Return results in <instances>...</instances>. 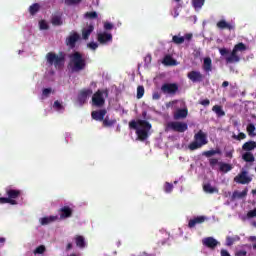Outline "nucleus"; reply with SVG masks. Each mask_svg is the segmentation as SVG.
Returning <instances> with one entry per match:
<instances>
[{"mask_svg":"<svg viewBox=\"0 0 256 256\" xmlns=\"http://www.w3.org/2000/svg\"><path fill=\"white\" fill-rule=\"evenodd\" d=\"M165 193H171L173 191V184L166 182L164 185Z\"/></svg>","mask_w":256,"mask_h":256,"instance_id":"obj_46","label":"nucleus"},{"mask_svg":"<svg viewBox=\"0 0 256 256\" xmlns=\"http://www.w3.org/2000/svg\"><path fill=\"white\" fill-rule=\"evenodd\" d=\"M113 24L111 22H105L104 23V30L105 31H111L113 29Z\"/></svg>","mask_w":256,"mask_h":256,"instance_id":"obj_50","label":"nucleus"},{"mask_svg":"<svg viewBox=\"0 0 256 256\" xmlns=\"http://www.w3.org/2000/svg\"><path fill=\"white\" fill-rule=\"evenodd\" d=\"M172 43H175V45H182V43H185V37L174 35L172 37Z\"/></svg>","mask_w":256,"mask_h":256,"instance_id":"obj_38","label":"nucleus"},{"mask_svg":"<svg viewBox=\"0 0 256 256\" xmlns=\"http://www.w3.org/2000/svg\"><path fill=\"white\" fill-rule=\"evenodd\" d=\"M207 143H209L207 141V134H205L203 130H199L198 133L194 135V141L188 145V149L190 151H197V149H201V147L207 145Z\"/></svg>","mask_w":256,"mask_h":256,"instance_id":"obj_4","label":"nucleus"},{"mask_svg":"<svg viewBox=\"0 0 256 256\" xmlns=\"http://www.w3.org/2000/svg\"><path fill=\"white\" fill-rule=\"evenodd\" d=\"M251 181H253V177L249 176L247 170H242L234 177V183H238V185H249Z\"/></svg>","mask_w":256,"mask_h":256,"instance_id":"obj_7","label":"nucleus"},{"mask_svg":"<svg viewBox=\"0 0 256 256\" xmlns=\"http://www.w3.org/2000/svg\"><path fill=\"white\" fill-rule=\"evenodd\" d=\"M222 87H229V82L228 81H224L222 83Z\"/></svg>","mask_w":256,"mask_h":256,"instance_id":"obj_62","label":"nucleus"},{"mask_svg":"<svg viewBox=\"0 0 256 256\" xmlns=\"http://www.w3.org/2000/svg\"><path fill=\"white\" fill-rule=\"evenodd\" d=\"M256 149V142L253 141V140H250L248 142H245L243 145H242V150L243 151H246V152H250L251 151H255Z\"/></svg>","mask_w":256,"mask_h":256,"instance_id":"obj_24","label":"nucleus"},{"mask_svg":"<svg viewBox=\"0 0 256 256\" xmlns=\"http://www.w3.org/2000/svg\"><path fill=\"white\" fill-rule=\"evenodd\" d=\"M187 77L192 83H201L205 79V76L201 72L195 70L190 71Z\"/></svg>","mask_w":256,"mask_h":256,"instance_id":"obj_14","label":"nucleus"},{"mask_svg":"<svg viewBox=\"0 0 256 256\" xmlns=\"http://www.w3.org/2000/svg\"><path fill=\"white\" fill-rule=\"evenodd\" d=\"M45 251H46L45 246H44V245H40V246H38V247L35 249L34 253H36V254H38V255H43V253H44Z\"/></svg>","mask_w":256,"mask_h":256,"instance_id":"obj_44","label":"nucleus"},{"mask_svg":"<svg viewBox=\"0 0 256 256\" xmlns=\"http://www.w3.org/2000/svg\"><path fill=\"white\" fill-rule=\"evenodd\" d=\"M57 221V216L43 217L40 220L41 225H49V223H53Z\"/></svg>","mask_w":256,"mask_h":256,"instance_id":"obj_32","label":"nucleus"},{"mask_svg":"<svg viewBox=\"0 0 256 256\" xmlns=\"http://www.w3.org/2000/svg\"><path fill=\"white\" fill-rule=\"evenodd\" d=\"M151 123L147 120H132L129 122V129H134L139 141H146L149 138V131L152 129Z\"/></svg>","mask_w":256,"mask_h":256,"instance_id":"obj_1","label":"nucleus"},{"mask_svg":"<svg viewBox=\"0 0 256 256\" xmlns=\"http://www.w3.org/2000/svg\"><path fill=\"white\" fill-rule=\"evenodd\" d=\"M74 241H75L76 247H78L79 249H85V247H87V242L85 241L84 236L76 235L74 237Z\"/></svg>","mask_w":256,"mask_h":256,"instance_id":"obj_21","label":"nucleus"},{"mask_svg":"<svg viewBox=\"0 0 256 256\" xmlns=\"http://www.w3.org/2000/svg\"><path fill=\"white\" fill-rule=\"evenodd\" d=\"M221 154H222V152H221V149H219V148H216L215 150L204 151L202 153V155L204 157H207L208 159L213 157V155H221Z\"/></svg>","mask_w":256,"mask_h":256,"instance_id":"obj_29","label":"nucleus"},{"mask_svg":"<svg viewBox=\"0 0 256 256\" xmlns=\"http://www.w3.org/2000/svg\"><path fill=\"white\" fill-rule=\"evenodd\" d=\"M232 139H236V141H242L243 139H247V135L243 132H240L238 135H233Z\"/></svg>","mask_w":256,"mask_h":256,"instance_id":"obj_43","label":"nucleus"},{"mask_svg":"<svg viewBox=\"0 0 256 256\" xmlns=\"http://www.w3.org/2000/svg\"><path fill=\"white\" fill-rule=\"evenodd\" d=\"M145 62H146V63H151V55H147V56L145 57Z\"/></svg>","mask_w":256,"mask_h":256,"instance_id":"obj_60","label":"nucleus"},{"mask_svg":"<svg viewBox=\"0 0 256 256\" xmlns=\"http://www.w3.org/2000/svg\"><path fill=\"white\" fill-rule=\"evenodd\" d=\"M237 256H246L247 255V251L245 250H240L236 253Z\"/></svg>","mask_w":256,"mask_h":256,"instance_id":"obj_58","label":"nucleus"},{"mask_svg":"<svg viewBox=\"0 0 256 256\" xmlns=\"http://www.w3.org/2000/svg\"><path fill=\"white\" fill-rule=\"evenodd\" d=\"M53 109H55V111H65V106H63L59 100H56L54 101Z\"/></svg>","mask_w":256,"mask_h":256,"instance_id":"obj_40","label":"nucleus"},{"mask_svg":"<svg viewBox=\"0 0 256 256\" xmlns=\"http://www.w3.org/2000/svg\"><path fill=\"white\" fill-rule=\"evenodd\" d=\"M202 245L208 249H215L219 245V241L213 237H206L202 239Z\"/></svg>","mask_w":256,"mask_h":256,"instance_id":"obj_15","label":"nucleus"},{"mask_svg":"<svg viewBox=\"0 0 256 256\" xmlns=\"http://www.w3.org/2000/svg\"><path fill=\"white\" fill-rule=\"evenodd\" d=\"M0 203L5 205V203H9L10 205H17V200H12L9 197H0Z\"/></svg>","mask_w":256,"mask_h":256,"instance_id":"obj_37","label":"nucleus"},{"mask_svg":"<svg viewBox=\"0 0 256 256\" xmlns=\"http://www.w3.org/2000/svg\"><path fill=\"white\" fill-rule=\"evenodd\" d=\"M81 3V0H65L66 5H79Z\"/></svg>","mask_w":256,"mask_h":256,"instance_id":"obj_49","label":"nucleus"},{"mask_svg":"<svg viewBox=\"0 0 256 256\" xmlns=\"http://www.w3.org/2000/svg\"><path fill=\"white\" fill-rule=\"evenodd\" d=\"M6 195L8 196V199L15 201V199H19V197H21V190L7 188Z\"/></svg>","mask_w":256,"mask_h":256,"instance_id":"obj_18","label":"nucleus"},{"mask_svg":"<svg viewBox=\"0 0 256 256\" xmlns=\"http://www.w3.org/2000/svg\"><path fill=\"white\" fill-rule=\"evenodd\" d=\"M166 129L168 131H175L176 133H185L189 129V126L185 122H169Z\"/></svg>","mask_w":256,"mask_h":256,"instance_id":"obj_8","label":"nucleus"},{"mask_svg":"<svg viewBox=\"0 0 256 256\" xmlns=\"http://www.w3.org/2000/svg\"><path fill=\"white\" fill-rule=\"evenodd\" d=\"M250 241H256V237L255 236H251L250 237Z\"/></svg>","mask_w":256,"mask_h":256,"instance_id":"obj_63","label":"nucleus"},{"mask_svg":"<svg viewBox=\"0 0 256 256\" xmlns=\"http://www.w3.org/2000/svg\"><path fill=\"white\" fill-rule=\"evenodd\" d=\"M161 91L164 95H177L179 91V84L177 83H164L161 86Z\"/></svg>","mask_w":256,"mask_h":256,"instance_id":"obj_9","label":"nucleus"},{"mask_svg":"<svg viewBox=\"0 0 256 256\" xmlns=\"http://www.w3.org/2000/svg\"><path fill=\"white\" fill-rule=\"evenodd\" d=\"M93 31H95V26H93V24H90L86 28H83L82 39H84V41H87V39H89Z\"/></svg>","mask_w":256,"mask_h":256,"instance_id":"obj_19","label":"nucleus"},{"mask_svg":"<svg viewBox=\"0 0 256 256\" xmlns=\"http://www.w3.org/2000/svg\"><path fill=\"white\" fill-rule=\"evenodd\" d=\"M246 131H247L249 137H256L255 124H253V123L248 124L247 127H246Z\"/></svg>","mask_w":256,"mask_h":256,"instance_id":"obj_33","label":"nucleus"},{"mask_svg":"<svg viewBox=\"0 0 256 256\" xmlns=\"http://www.w3.org/2000/svg\"><path fill=\"white\" fill-rule=\"evenodd\" d=\"M220 255L221 256H231V254H229V251L225 250V249H222L220 251Z\"/></svg>","mask_w":256,"mask_h":256,"instance_id":"obj_57","label":"nucleus"},{"mask_svg":"<svg viewBox=\"0 0 256 256\" xmlns=\"http://www.w3.org/2000/svg\"><path fill=\"white\" fill-rule=\"evenodd\" d=\"M145 95V87L138 86L137 87V99H141Z\"/></svg>","mask_w":256,"mask_h":256,"instance_id":"obj_42","label":"nucleus"},{"mask_svg":"<svg viewBox=\"0 0 256 256\" xmlns=\"http://www.w3.org/2000/svg\"><path fill=\"white\" fill-rule=\"evenodd\" d=\"M212 111H214L218 117H225V111H223V108L219 105L213 106Z\"/></svg>","mask_w":256,"mask_h":256,"instance_id":"obj_35","label":"nucleus"},{"mask_svg":"<svg viewBox=\"0 0 256 256\" xmlns=\"http://www.w3.org/2000/svg\"><path fill=\"white\" fill-rule=\"evenodd\" d=\"M152 99H153L154 101H159V99H161V93H159V92H154V93L152 94Z\"/></svg>","mask_w":256,"mask_h":256,"instance_id":"obj_53","label":"nucleus"},{"mask_svg":"<svg viewBox=\"0 0 256 256\" xmlns=\"http://www.w3.org/2000/svg\"><path fill=\"white\" fill-rule=\"evenodd\" d=\"M88 47H89V49H92V51H95V49H97V47H99V44H97V42H90V43H88Z\"/></svg>","mask_w":256,"mask_h":256,"instance_id":"obj_51","label":"nucleus"},{"mask_svg":"<svg viewBox=\"0 0 256 256\" xmlns=\"http://www.w3.org/2000/svg\"><path fill=\"white\" fill-rule=\"evenodd\" d=\"M103 95L109 97V90H98L93 94L92 105H94V107H103V105H105V98Z\"/></svg>","mask_w":256,"mask_h":256,"instance_id":"obj_6","label":"nucleus"},{"mask_svg":"<svg viewBox=\"0 0 256 256\" xmlns=\"http://www.w3.org/2000/svg\"><path fill=\"white\" fill-rule=\"evenodd\" d=\"M103 127H113L117 123L116 119H109V116H106L103 121Z\"/></svg>","mask_w":256,"mask_h":256,"instance_id":"obj_31","label":"nucleus"},{"mask_svg":"<svg viewBox=\"0 0 256 256\" xmlns=\"http://www.w3.org/2000/svg\"><path fill=\"white\" fill-rule=\"evenodd\" d=\"M205 219V216H198L196 218H193L188 222V227L190 229H193L195 225H201V223H205Z\"/></svg>","mask_w":256,"mask_h":256,"instance_id":"obj_22","label":"nucleus"},{"mask_svg":"<svg viewBox=\"0 0 256 256\" xmlns=\"http://www.w3.org/2000/svg\"><path fill=\"white\" fill-rule=\"evenodd\" d=\"M187 115H189V110L187 108L178 109L174 113V119H176V121L179 119H185L187 118Z\"/></svg>","mask_w":256,"mask_h":256,"instance_id":"obj_20","label":"nucleus"},{"mask_svg":"<svg viewBox=\"0 0 256 256\" xmlns=\"http://www.w3.org/2000/svg\"><path fill=\"white\" fill-rule=\"evenodd\" d=\"M53 90L51 88H44L42 91V97H49Z\"/></svg>","mask_w":256,"mask_h":256,"instance_id":"obj_47","label":"nucleus"},{"mask_svg":"<svg viewBox=\"0 0 256 256\" xmlns=\"http://www.w3.org/2000/svg\"><path fill=\"white\" fill-rule=\"evenodd\" d=\"M248 191L249 190L247 188H245L242 192L235 190L231 197L232 201H235V199H244V197H247Z\"/></svg>","mask_w":256,"mask_h":256,"instance_id":"obj_25","label":"nucleus"},{"mask_svg":"<svg viewBox=\"0 0 256 256\" xmlns=\"http://www.w3.org/2000/svg\"><path fill=\"white\" fill-rule=\"evenodd\" d=\"M91 95H93V90L90 88L80 90L77 97L79 105H85V103H87V98L91 97Z\"/></svg>","mask_w":256,"mask_h":256,"instance_id":"obj_10","label":"nucleus"},{"mask_svg":"<svg viewBox=\"0 0 256 256\" xmlns=\"http://www.w3.org/2000/svg\"><path fill=\"white\" fill-rule=\"evenodd\" d=\"M216 27L221 31L227 29L228 31H235V22H227V20L222 19L216 23Z\"/></svg>","mask_w":256,"mask_h":256,"instance_id":"obj_13","label":"nucleus"},{"mask_svg":"<svg viewBox=\"0 0 256 256\" xmlns=\"http://www.w3.org/2000/svg\"><path fill=\"white\" fill-rule=\"evenodd\" d=\"M209 165H210V167H215V165H219V159H217V158H210L209 159Z\"/></svg>","mask_w":256,"mask_h":256,"instance_id":"obj_48","label":"nucleus"},{"mask_svg":"<svg viewBox=\"0 0 256 256\" xmlns=\"http://www.w3.org/2000/svg\"><path fill=\"white\" fill-rule=\"evenodd\" d=\"M233 165L225 162H219V171L221 173H229V171H232Z\"/></svg>","mask_w":256,"mask_h":256,"instance_id":"obj_27","label":"nucleus"},{"mask_svg":"<svg viewBox=\"0 0 256 256\" xmlns=\"http://www.w3.org/2000/svg\"><path fill=\"white\" fill-rule=\"evenodd\" d=\"M225 157H228L229 159H233V150L226 152Z\"/></svg>","mask_w":256,"mask_h":256,"instance_id":"obj_59","label":"nucleus"},{"mask_svg":"<svg viewBox=\"0 0 256 256\" xmlns=\"http://www.w3.org/2000/svg\"><path fill=\"white\" fill-rule=\"evenodd\" d=\"M67 251H70V249H73V244L72 243H68L66 246Z\"/></svg>","mask_w":256,"mask_h":256,"instance_id":"obj_61","label":"nucleus"},{"mask_svg":"<svg viewBox=\"0 0 256 256\" xmlns=\"http://www.w3.org/2000/svg\"><path fill=\"white\" fill-rule=\"evenodd\" d=\"M81 39V36L77 32H72L65 41V44L70 49H75V45H77V41Z\"/></svg>","mask_w":256,"mask_h":256,"instance_id":"obj_11","label":"nucleus"},{"mask_svg":"<svg viewBox=\"0 0 256 256\" xmlns=\"http://www.w3.org/2000/svg\"><path fill=\"white\" fill-rule=\"evenodd\" d=\"M39 27L40 29H42L43 31H47V29H49V24H47V22L45 20H41L39 22Z\"/></svg>","mask_w":256,"mask_h":256,"instance_id":"obj_45","label":"nucleus"},{"mask_svg":"<svg viewBox=\"0 0 256 256\" xmlns=\"http://www.w3.org/2000/svg\"><path fill=\"white\" fill-rule=\"evenodd\" d=\"M163 65H166L168 67H173V65H177V62L171 55H166L162 61Z\"/></svg>","mask_w":256,"mask_h":256,"instance_id":"obj_28","label":"nucleus"},{"mask_svg":"<svg viewBox=\"0 0 256 256\" xmlns=\"http://www.w3.org/2000/svg\"><path fill=\"white\" fill-rule=\"evenodd\" d=\"M202 67L205 73H211V71H213V61L211 60V58L209 57L204 58Z\"/></svg>","mask_w":256,"mask_h":256,"instance_id":"obj_23","label":"nucleus"},{"mask_svg":"<svg viewBox=\"0 0 256 256\" xmlns=\"http://www.w3.org/2000/svg\"><path fill=\"white\" fill-rule=\"evenodd\" d=\"M184 41H191V39H193V34L192 33H187L184 36Z\"/></svg>","mask_w":256,"mask_h":256,"instance_id":"obj_56","label":"nucleus"},{"mask_svg":"<svg viewBox=\"0 0 256 256\" xmlns=\"http://www.w3.org/2000/svg\"><path fill=\"white\" fill-rule=\"evenodd\" d=\"M0 243H5V238H0Z\"/></svg>","mask_w":256,"mask_h":256,"instance_id":"obj_64","label":"nucleus"},{"mask_svg":"<svg viewBox=\"0 0 256 256\" xmlns=\"http://www.w3.org/2000/svg\"><path fill=\"white\" fill-rule=\"evenodd\" d=\"M46 59L49 65H54L56 68H61L65 65V53L63 52H60L59 55L54 52H48L46 54Z\"/></svg>","mask_w":256,"mask_h":256,"instance_id":"obj_5","label":"nucleus"},{"mask_svg":"<svg viewBox=\"0 0 256 256\" xmlns=\"http://www.w3.org/2000/svg\"><path fill=\"white\" fill-rule=\"evenodd\" d=\"M97 41L100 45H107L113 41V34L108 32H100L97 34Z\"/></svg>","mask_w":256,"mask_h":256,"instance_id":"obj_12","label":"nucleus"},{"mask_svg":"<svg viewBox=\"0 0 256 256\" xmlns=\"http://www.w3.org/2000/svg\"><path fill=\"white\" fill-rule=\"evenodd\" d=\"M200 105H203V107H209V105H211V101L209 99H204L200 101Z\"/></svg>","mask_w":256,"mask_h":256,"instance_id":"obj_54","label":"nucleus"},{"mask_svg":"<svg viewBox=\"0 0 256 256\" xmlns=\"http://www.w3.org/2000/svg\"><path fill=\"white\" fill-rule=\"evenodd\" d=\"M105 115H107V110L101 109L98 111H92L91 117L95 121H103L105 119Z\"/></svg>","mask_w":256,"mask_h":256,"instance_id":"obj_16","label":"nucleus"},{"mask_svg":"<svg viewBox=\"0 0 256 256\" xmlns=\"http://www.w3.org/2000/svg\"><path fill=\"white\" fill-rule=\"evenodd\" d=\"M247 51V46L243 42L236 44L232 51L227 48H220L219 53L222 57H226V63H239L241 57H239V52L243 53Z\"/></svg>","mask_w":256,"mask_h":256,"instance_id":"obj_2","label":"nucleus"},{"mask_svg":"<svg viewBox=\"0 0 256 256\" xmlns=\"http://www.w3.org/2000/svg\"><path fill=\"white\" fill-rule=\"evenodd\" d=\"M242 159L243 161H245L246 163H253L255 161V156L253 155V153L251 152H245L242 155Z\"/></svg>","mask_w":256,"mask_h":256,"instance_id":"obj_30","label":"nucleus"},{"mask_svg":"<svg viewBox=\"0 0 256 256\" xmlns=\"http://www.w3.org/2000/svg\"><path fill=\"white\" fill-rule=\"evenodd\" d=\"M51 23L54 27H61V25H63V18L61 14H56L52 16Z\"/></svg>","mask_w":256,"mask_h":256,"instance_id":"obj_26","label":"nucleus"},{"mask_svg":"<svg viewBox=\"0 0 256 256\" xmlns=\"http://www.w3.org/2000/svg\"><path fill=\"white\" fill-rule=\"evenodd\" d=\"M203 189H204L205 193H210V194L219 193V190L217 188L211 186V184H205L203 186Z\"/></svg>","mask_w":256,"mask_h":256,"instance_id":"obj_36","label":"nucleus"},{"mask_svg":"<svg viewBox=\"0 0 256 256\" xmlns=\"http://www.w3.org/2000/svg\"><path fill=\"white\" fill-rule=\"evenodd\" d=\"M40 9H41V5H39V3H34L29 7V13L30 15H37Z\"/></svg>","mask_w":256,"mask_h":256,"instance_id":"obj_34","label":"nucleus"},{"mask_svg":"<svg viewBox=\"0 0 256 256\" xmlns=\"http://www.w3.org/2000/svg\"><path fill=\"white\" fill-rule=\"evenodd\" d=\"M233 243H235V239H233V238H231L230 236H228V237L226 238V245H227L228 247H231V245H233Z\"/></svg>","mask_w":256,"mask_h":256,"instance_id":"obj_52","label":"nucleus"},{"mask_svg":"<svg viewBox=\"0 0 256 256\" xmlns=\"http://www.w3.org/2000/svg\"><path fill=\"white\" fill-rule=\"evenodd\" d=\"M247 217H249V218L256 217V208H255L254 210H250V211L247 213Z\"/></svg>","mask_w":256,"mask_h":256,"instance_id":"obj_55","label":"nucleus"},{"mask_svg":"<svg viewBox=\"0 0 256 256\" xmlns=\"http://www.w3.org/2000/svg\"><path fill=\"white\" fill-rule=\"evenodd\" d=\"M84 17H86V19H97L99 15L97 14V12L92 11V12H86Z\"/></svg>","mask_w":256,"mask_h":256,"instance_id":"obj_41","label":"nucleus"},{"mask_svg":"<svg viewBox=\"0 0 256 256\" xmlns=\"http://www.w3.org/2000/svg\"><path fill=\"white\" fill-rule=\"evenodd\" d=\"M59 212L60 214V219H69L73 215V209L69 206H64L60 208Z\"/></svg>","mask_w":256,"mask_h":256,"instance_id":"obj_17","label":"nucleus"},{"mask_svg":"<svg viewBox=\"0 0 256 256\" xmlns=\"http://www.w3.org/2000/svg\"><path fill=\"white\" fill-rule=\"evenodd\" d=\"M205 5V0H192V7L194 9H201Z\"/></svg>","mask_w":256,"mask_h":256,"instance_id":"obj_39","label":"nucleus"},{"mask_svg":"<svg viewBox=\"0 0 256 256\" xmlns=\"http://www.w3.org/2000/svg\"><path fill=\"white\" fill-rule=\"evenodd\" d=\"M69 59V67L72 73H79V71H83L87 67V62L83 58V54L79 51L70 54Z\"/></svg>","mask_w":256,"mask_h":256,"instance_id":"obj_3","label":"nucleus"}]
</instances>
